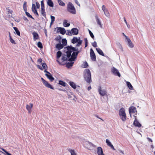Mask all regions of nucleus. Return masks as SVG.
Segmentation results:
<instances>
[{
	"instance_id": "f257e3e1",
	"label": "nucleus",
	"mask_w": 155,
	"mask_h": 155,
	"mask_svg": "<svg viewBox=\"0 0 155 155\" xmlns=\"http://www.w3.org/2000/svg\"><path fill=\"white\" fill-rule=\"evenodd\" d=\"M84 79L86 82L90 83L92 82L91 74L90 71L89 69H86L83 72Z\"/></svg>"
},
{
	"instance_id": "f03ea898",
	"label": "nucleus",
	"mask_w": 155,
	"mask_h": 155,
	"mask_svg": "<svg viewBox=\"0 0 155 155\" xmlns=\"http://www.w3.org/2000/svg\"><path fill=\"white\" fill-rule=\"evenodd\" d=\"M66 49V56L68 58L70 57L71 55V53L73 51H78V49L75 47H72L71 45L68 46L64 48Z\"/></svg>"
},
{
	"instance_id": "7ed1b4c3",
	"label": "nucleus",
	"mask_w": 155,
	"mask_h": 155,
	"mask_svg": "<svg viewBox=\"0 0 155 155\" xmlns=\"http://www.w3.org/2000/svg\"><path fill=\"white\" fill-rule=\"evenodd\" d=\"M67 10L68 12H69L73 14H76L75 8L71 2H69L67 6Z\"/></svg>"
},
{
	"instance_id": "20e7f679",
	"label": "nucleus",
	"mask_w": 155,
	"mask_h": 155,
	"mask_svg": "<svg viewBox=\"0 0 155 155\" xmlns=\"http://www.w3.org/2000/svg\"><path fill=\"white\" fill-rule=\"evenodd\" d=\"M111 72L114 75L120 77V74L118 70L115 67H113L111 68Z\"/></svg>"
},
{
	"instance_id": "39448f33",
	"label": "nucleus",
	"mask_w": 155,
	"mask_h": 155,
	"mask_svg": "<svg viewBox=\"0 0 155 155\" xmlns=\"http://www.w3.org/2000/svg\"><path fill=\"white\" fill-rule=\"evenodd\" d=\"M78 55V54L76 52L73 51V53L71 56V57L68 59V61L71 62L74 61L77 58Z\"/></svg>"
},
{
	"instance_id": "423d86ee",
	"label": "nucleus",
	"mask_w": 155,
	"mask_h": 155,
	"mask_svg": "<svg viewBox=\"0 0 155 155\" xmlns=\"http://www.w3.org/2000/svg\"><path fill=\"white\" fill-rule=\"evenodd\" d=\"M41 79L42 80L43 84L46 87L50 88L51 89H54V87H53L51 85L49 84L47 81L44 79L43 78H41Z\"/></svg>"
},
{
	"instance_id": "0eeeda50",
	"label": "nucleus",
	"mask_w": 155,
	"mask_h": 155,
	"mask_svg": "<svg viewBox=\"0 0 155 155\" xmlns=\"http://www.w3.org/2000/svg\"><path fill=\"white\" fill-rule=\"evenodd\" d=\"M90 55L92 60L93 61H96V55L92 48H91L90 49Z\"/></svg>"
},
{
	"instance_id": "6e6552de",
	"label": "nucleus",
	"mask_w": 155,
	"mask_h": 155,
	"mask_svg": "<svg viewBox=\"0 0 155 155\" xmlns=\"http://www.w3.org/2000/svg\"><path fill=\"white\" fill-rule=\"evenodd\" d=\"M98 91L99 94L102 96L105 95L107 93L106 90L104 89H102L101 87L100 86L98 88Z\"/></svg>"
},
{
	"instance_id": "1a4fd4ad",
	"label": "nucleus",
	"mask_w": 155,
	"mask_h": 155,
	"mask_svg": "<svg viewBox=\"0 0 155 155\" xmlns=\"http://www.w3.org/2000/svg\"><path fill=\"white\" fill-rule=\"evenodd\" d=\"M57 29V33L60 32L61 34L64 35L66 32V30L65 28L62 27H57L56 28Z\"/></svg>"
},
{
	"instance_id": "9d476101",
	"label": "nucleus",
	"mask_w": 155,
	"mask_h": 155,
	"mask_svg": "<svg viewBox=\"0 0 155 155\" xmlns=\"http://www.w3.org/2000/svg\"><path fill=\"white\" fill-rule=\"evenodd\" d=\"M97 152L98 155H105L103 153V150L102 148L100 147H97Z\"/></svg>"
},
{
	"instance_id": "9b49d317",
	"label": "nucleus",
	"mask_w": 155,
	"mask_h": 155,
	"mask_svg": "<svg viewBox=\"0 0 155 155\" xmlns=\"http://www.w3.org/2000/svg\"><path fill=\"white\" fill-rule=\"evenodd\" d=\"M129 111L131 117V115L130 114L131 113H134L136 111H137L136 107L134 106L130 107L129 109Z\"/></svg>"
},
{
	"instance_id": "f8f14e48",
	"label": "nucleus",
	"mask_w": 155,
	"mask_h": 155,
	"mask_svg": "<svg viewBox=\"0 0 155 155\" xmlns=\"http://www.w3.org/2000/svg\"><path fill=\"white\" fill-rule=\"evenodd\" d=\"M135 127H140L141 126V124L139 122L137 118H135L133 123Z\"/></svg>"
},
{
	"instance_id": "ddd939ff",
	"label": "nucleus",
	"mask_w": 155,
	"mask_h": 155,
	"mask_svg": "<svg viewBox=\"0 0 155 155\" xmlns=\"http://www.w3.org/2000/svg\"><path fill=\"white\" fill-rule=\"evenodd\" d=\"M33 105L32 104L30 103L29 104H27L26 108L28 110V113H30L31 112V109L33 107Z\"/></svg>"
},
{
	"instance_id": "4468645a",
	"label": "nucleus",
	"mask_w": 155,
	"mask_h": 155,
	"mask_svg": "<svg viewBox=\"0 0 155 155\" xmlns=\"http://www.w3.org/2000/svg\"><path fill=\"white\" fill-rule=\"evenodd\" d=\"M71 30L73 35H76L78 34V30L76 28H73Z\"/></svg>"
},
{
	"instance_id": "2eb2a0df",
	"label": "nucleus",
	"mask_w": 155,
	"mask_h": 155,
	"mask_svg": "<svg viewBox=\"0 0 155 155\" xmlns=\"http://www.w3.org/2000/svg\"><path fill=\"white\" fill-rule=\"evenodd\" d=\"M32 34L33 36V40L34 41H35L36 40L38 39L39 35L36 32L34 31L32 33Z\"/></svg>"
},
{
	"instance_id": "dca6fc26",
	"label": "nucleus",
	"mask_w": 155,
	"mask_h": 155,
	"mask_svg": "<svg viewBox=\"0 0 155 155\" xmlns=\"http://www.w3.org/2000/svg\"><path fill=\"white\" fill-rule=\"evenodd\" d=\"M127 42V44L128 46L131 48H133L134 46V45L133 44L132 42L131 41L129 38H127L126 39Z\"/></svg>"
},
{
	"instance_id": "f3484780",
	"label": "nucleus",
	"mask_w": 155,
	"mask_h": 155,
	"mask_svg": "<svg viewBox=\"0 0 155 155\" xmlns=\"http://www.w3.org/2000/svg\"><path fill=\"white\" fill-rule=\"evenodd\" d=\"M63 45L60 42L57 44L56 45V48L58 50H60L63 48Z\"/></svg>"
},
{
	"instance_id": "a211bd4d",
	"label": "nucleus",
	"mask_w": 155,
	"mask_h": 155,
	"mask_svg": "<svg viewBox=\"0 0 155 155\" xmlns=\"http://www.w3.org/2000/svg\"><path fill=\"white\" fill-rule=\"evenodd\" d=\"M45 75L51 81H52L54 79V78L53 77L51 74L49 73V74H46Z\"/></svg>"
},
{
	"instance_id": "6ab92c4d",
	"label": "nucleus",
	"mask_w": 155,
	"mask_h": 155,
	"mask_svg": "<svg viewBox=\"0 0 155 155\" xmlns=\"http://www.w3.org/2000/svg\"><path fill=\"white\" fill-rule=\"evenodd\" d=\"M119 116L125 114L124 109L123 107H121L119 110Z\"/></svg>"
},
{
	"instance_id": "aec40b11",
	"label": "nucleus",
	"mask_w": 155,
	"mask_h": 155,
	"mask_svg": "<svg viewBox=\"0 0 155 155\" xmlns=\"http://www.w3.org/2000/svg\"><path fill=\"white\" fill-rule=\"evenodd\" d=\"M96 50L97 52L99 54H100L101 55L103 56H104V54L103 51L100 48H96Z\"/></svg>"
},
{
	"instance_id": "412c9836",
	"label": "nucleus",
	"mask_w": 155,
	"mask_h": 155,
	"mask_svg": "<svg viewBox=\"0 0 155 155\" xmlns=\"http://www.w3.org/2000/svg\"><path fill=\"white\" fill-rule=\"evenodd\" d=\"M95 18L97 24L100 25L101 28H102V25L101 24V22L100 21V19L98 18V17L97 15L95 16Z\"/></svg>"
},
{
	"instance_id": "4be33fe9",
	"label": "nucleus",
	"mask_w": 155,
	"mask_h": 155,
	"mask_svg": "<svg viewBox=\"0 0 155 155\" xmlns=\"http://www.w3.org/2000/svg\"><path fill=\"white\" fill-rule=\"evenodd\" d=\"M70 85L74 89L76 88V85L73 82L70 81L69 83Z\"/></svg>"
},
{
	"instance_id": "5701e85b",
	"label": "nucleus",
	"mask_w": 155,
	"mask_h": 155,
	"mask_svg": "<svg viewBox=\"0 0 155 155\" xmlns=\"http://www.w3.org/2000/svg\"><path fill=\"white\" fill-rule=\"evenodd\" d=\"M48 5L51 7H53L54 4L52 0H48L47 2Z\"/></svg>"
},
{
	"instance_id": "b1692460",
	"label": "nucleus",
	"mask_w": 155,
	"mask_h": 155,
	"mask_svg": "<svg viewBox=\"0 0 155 155\" xmlns=\"http://www.w3.org/2000/svg\"><path fill=\"white\" fill-rule=\"evenodd\" d=\"M63 25L64 27H67L70 25V24L69 23H67V20H64L63 22Z\"/></svg>"
},
{
	"instance_id": "393cba45",
	"label": "nucleus",
	"mask_w": 155,
	"mask_h": 155,
	"mask_svg": "<svg viewBox=\"0 0 155 155\" xmlns=\"http://www.w3.org/2000/svg\"><path fill=\"white\" fill-rule=\"evenodd\" d=\"M120 119L122 120L123 121H124L126 120L127 117L126 115V114H124L123 115H122L120 116Z\"/></svg>"
},
{
	"instance_id": "a878e982",
	"label": "nucleus",
	"mask_w": 155,
	"mask_h": 155,
	"mask_svg": "<svg viewBox=\"0 0 155 155\" xmlns=\"http://www.w3.org/2000/svg\"><path fill=\"white\" fill-rule=\"evenodd\" d=\"M120 119L122 120L123 121H124L126 120L127 117L126 115V114H124L123 115H122L120 116Z\"/></svg>"
},
{
	"instance_id": "bb28decb",
	"label": "nucleus",
	"mask_w": 155,
	"mask_h": 155,
	"mask_svg": "<svg viewBox=\"0 0 155 155\" xmlns=\"http://www.w3.org/2000/svg\"><path fill=\"white\" fill-rule=\"evenodd\" d=\"M78 41V38L76 37H74L71 40V42L74 44Z\"/></svg>"
},
{
	"instance_id": "cd10ccee",
	"label": "nucleus",
	"mask_w": 155,
	"mask_h": 155,
	"mask_svg": "<svg viewBox=\"0 0 155 155\" xmlns=\"http://www.w3.org/2000/svg\"><path fill=\"white\" fill-rule=\"evenodd\" d=\"M13 29L15 31L17 35L18 36H20V31L18 30V28L16 27H14Z\"/></svg>"
},
{
	"instance_id": "c85d7f7f",
	"label": "nucleus",
	"mask_w": 155,
	"mask_h": 155,
	"mask_svg": "<svg viewBox=\"0 0 155 155\" xmlns=\"http://www.w3.org/2000/svg\"><path fill=\"white\" fill-rule=\"evenodd\" d=\"M74 63V62H68L66 63V67L68 68H70L71 67Z\"/></svg>"
},
{
	"instance_id": "c756f323",
	"label": "nucleus",
	"mask_w": 155,
	"mask_h": 155,
	"mask_svg": "<svg viewBox=\"0 0 155 155\" xmlns=\"http://www.w3.org/2000/svg\"><path fill=\"white\" fill-rule=\"evenodd\" d=\"M126 84L127 86L130 89L132 90L133 89V87L129 82L127 81Z\"/></svg>"
},
{
	"instance_id": "7c9ffc66",
	"label": "nucleus",
	"mask_w": 155,
	"mask_h": 155,
	"mask_svg": "<svg viewBox=\"0 0 155 155\" xmlns=\"http://www.w3.org/2000/svg\"><path fill=\"white\" fill-rule=\"evenodd\" d=\"M58 2L60 5L64 6L65 5V3L61 0H58Z\"/></svg>"
},
{
	"instance_id": "2f4dec72",
	"label": "nucleus",
	"mask_w": 155,
	"mask_h": 155,
	"mask_svg": "<svg viewBox=\"0 0 155 155\" xmlns=\"http://www.w3.org/2000/svg\"><path fill=\"white\" fill-rule=\"evenodd\" d=\"M41 14L43 16L46 17V14L45 8H41Z\"/></svg>"
},
{
	"instance_id": "473e14b6",
	"label": "nucleus",
	"mask_w": 155,
	"mask_h": 155,
	"mask_svg": "<svg viewBox=\"0 0 155 155\" xmlns=\"http://www.w3.org/2000/svg\"><path fill=\"white\" fill-rule=\"evenodd\" d=\"M59 84L65 87L66 85V83L64 81L61 80H59Z\"/></svg>"
},
{
	"instance_id": "72a5a7b5",
	"label": "nucleus",
	"mask_w": 155,
	"mask_h": 155,
	"mask_svg": "<svg viewBox=\"0 0 155 155\" xmlns=\"http://www.w3.org/2000/svg\"><path fill=\"white\" fill-rule=\"evenodd\" d=\"M61 42L63 46H66L67 45V40L66 38H63Z\"/></svg>"
},
{
	"instance_id": "f704fd0d",
	"label": "nucleus",
	"mask_w": 155,
	"mask_h": 155,
	"mask_svg": "<svg viewBox=\"0 0 155 155\" xmlns=\"http://www.w3.org/2000/svg\"><path fill=\"white\" fill-rule=\"evenodd\" d=\"M104 12V15H105L106 16L108 17H110V15L107 9L106 10H105Z\"/></svg>"
},
{
	"instance_id": "c9c22d12",
	"label": "nucleus",
	"mask_w": 155,
	"mask_h": 155,
	"mask_svg": "<svg viewBox=\"0 0 155 155\" xmlns=\"http://www.w3.org/2000/svg\"><path fill=\"white\" fill-rule=\"evenodd\" d=\"M104 12V15H105L106 16L108 17H110V15L107 9L106 10H105Z\"/></svg>"
},
{
	"instance_id": "e433bc0d",
	"label": "nucleus",
	"mask_w": 155,
	"mask_h": 155,
	"mask_svg": "<svg viewBox=\"0 0 155 155\" xmlns=\"http://www.w3.org/2000/svg\"><path fill=\"white\" fill-rule=\"evenodd\" d=\"M104 12V15H105L106 16L108 17H110V15L107 9L106 10H105Z\"/></svg>"
},
{
	"instance_id": "4c0bfd02",
	"label": "nucleus",
	"mask_w": 155,
	"mask_h": 155,
	"mask_svg": "<svg viewBox=\"0 0 155 155\" xmlns=\"http://www.w3.org/2000/svg\"><path fill=\"white\" fill-rule=\"evenodd\" d=\"M23 8L25 12L27 11V2H24L23 5Z\"/></svg>"
},
{
	"instance_id": "58836bf2",
	"label": "nucleus",
	"mask_w": 155,
	"mask_h": 155,
	"mask_svg": "<svg viewBox=\"0 0 155 155\" xmlns=\"http://www.w3.org/2000/svg\"><path fill=\"white\" fill-rule=\"evenodd\" d=\"M70 58V57L69 58V59ZM68 58L67 56V57H66L65 55H62V56L61 59H62V60L63 61V62L65 61H68Z\"/></svg>"
},
{
	"instance_id": "ea45409f",
	"label": "nucleus",
	"mask_w": 155,
	"mask_h": 155,
	"mask_svg": "<svg viewBox=\"0 0 155 155\" xmlns=\"http://www.w3.org/2000/svg\"><path fill=\"white\" fill-rule=\"evenodd\" d=\"M42 66L43 67V68L45 70H47L48 67L45 63H41Z\"/></svg>"
},
{
	"instance_id": "a19ab883",
	"label": "nucleus",
	"mask_w": 155,
	"mask_h": 155,
	"mask_svg": "<svg viewBox=\"0 0 155 155\" xmlns=\"http://www.w3.org/2000/svg\"><path fill=\"white\" fill-rule=\"evenodd\" d=\"M9 33V40H10V41L12 44H16V43H15V41L11 37L10 35V33Z\"/></svg>"
},
{
	"instance_id": "79ce46f5",
	"label": "nucleus",
	"mask_w": 155,
	"mask_h": 155,
	"mask_svg": "<svg viewBox=\"0 0 155 155\" xmlns=\"http://www.w3.org/2000/svg\"><path fill=\"white\" fill-rule=\"evenodd\" d=\"M62 55V53L60 51H58L57 53V58H58L61 57Z\"/></svg>"
},
{
	"instance_id": "37998d69",
	"label": "nucleus",
	"mask_w": 155,
	"mask_h": 155,
	"mask_svg": "<svg viewBox=\"0 0 155 155\" xmlns=\"http://www.w3.org/2000/svg\"><path fill=\"white\" fill-rule=\"evenodd\" d=\"M25 14L28 17H29L34 20V18L31 15H30V14L28 12H27V11H26L25 12Z\"/></svg>"
},
{
	"instance_id": "c03bdc74",
	"label": "nucleus",
	"mask_w": 155,
	"mask_h": 155,
	"mask_svg": "<svg viewBox=\"0 0 155 155\" xmlns=\"http://www.w3.org/2000/svg\"><path fill=\"white\" fill-rule=\"evenodd\" d=\"M106 142L107 145L109 147H110L112 145L109 140L107 139H106Z\"/></svg>"
},
{
	"instance_id": "a18cd8bd",
	"label": "nucleus",
	"mask_w": 155,
	"mask_h": 155,
	"mask_svg": "<svg viewBox=\"0 0 155 155\" xmlns=\"http://www.w3.org/2000/svg\"><path fill=\"white\" fill-rule=\"evenodd\" d=\"M69 151L70 152L71 155H77L76 153L75 152L74 150H69Z\"/></svg>"
},
{
	"instance_id": "49530a36",
	"label": "nucleus",
	"mask_w": 155,
	"mask_h": 155,
	"mask_svg": "<svg viewBox=\"0 0 155 155\" xmlns=\"http://www.w3.org/2000/svg\"><path fill=\"white\" fill-rule=\"evenodd\" d=\"M37 45L38 47L40 48H43L42 44L41 42H38Z\"/></svg>"
},
{
	"instance_id": "de8ad7c7",
	"label": "nucleus",
	"mask_w": 155,
	"mask_h": 155,
	"mask_svg": "<svg viewBox=\"0 0 155 155\" xmlns=\"http://www.w3.org/2000/svg\"><path fill=\"white\" fill-rule=\"evenodd\" d=\"M77 43L76 44V47H79L80 45H81L82 43V41H77Z\"/></svg>"
},
{
	"instance_id": "09e8293b",
	"label": "nucleus",
	"mask_w": 155,
	"mask_h": 155,
	"mask_svg": "<svg viewBox=\"0 0 155 155\" xmlns=\"http://www.w3.org/2000/svg\"><path fill=\"white\" fill-rule=\"evenodd\" d=\"M67 32L66 34L67 35H68L69 36H71L72 35L71 30L70 31V30H67Z\"/></svg>"
},
{
	"instance_id": "8fccbe9b",
	"label": "nucleus",
	"mask_w": 155,
	"mask_h": 155,
	"mask_svg": "<svg viewBox=\"0 0 155 155\" xmlns=\"http://www.w3.org/2000/svg\"><path fill=\"white\" fill-rule=\"evenodd\" d=\"M89 30V34H90L91 37L93 39H94V35L93 33L90 30Z\"/></svg>"
},
{
	"instance_id": "3c124183",
	"label": "nucleus",
	"mask_w": 155,
	"mask_h": 155,
	"mask_svg": "<svg viewBox=\"0 0 155 155\" xmlns=\"http://www.w3.org/2000/svg\"><path fill=\"white\" fill-rule=\"evenodd\" d=\"M37 9L36 8V7L35 5L34 4H32L31 10L32 11H33V10H34Z\"/></svg>"
},
{
	"instance_id": "603ef678",
	"label": "nucleus",
	"mask_w": 155,
	"mask_h": 155,
	"mask_svg": "<svg viewBox=\"0 0 155 155\" xmlns=\"http://www.w3.org/2000/svg\"><path fill=\"white\" fill-rule=\"evenodd\" d=\"M61 36L58 35L55 39V40H56L57 41H59V42H60V40H61Z\"/></svg>"
},
{
	"instance_id": "864d4df0",
	"label": "nucleus",
	"mask_w": 155,
	"mask_h": 155,
	"mask_svg": "<svg viewBox=\"0 0 155 155\" xmlns=\"http://www.w3.org/2000/svg\"><path fill=\"white\" fill-rule=\"evenodd\" d=\"M88 66V64L85 61L84 63V68H87Z\"/></svg>"
},
{
	"instance_id": "5fc2aeb1",
	"label": "nucleus",
	"mask_w": 155,
	"mask_h": 155,
	"mask_svg": "<svg viewBox=\"0 0 155 155\" xmlns=\"http://www.w3.org/2000/svg\"><path fill=\"white\" fill-rule=\"evenodd\" d=\"M41 8H45V6L43 0H42L41 2Z\"/></svg>"
},
{
	"instance_id": "6e6d98bb",
	"label": "nucleus",
	"mask_w": 155,
	"mask_h": 155,
	"mask_svg": "<svg viewBox=\"0 0 155 155\" xmlns=\"http://www.w3.org/2000/svg\"><path fill=\"white\" fill-rule=\"evenodd\" d=\"M92 45L94 47H96L97 46V45L96 41H94V42L92 43Z\"/></svg>"
},
{
	"instance_id": "4d7b16f0",
	"label": "nucleus",
	"mask_w": 155,
	"mask_h": 155,
	"mask_svg": "<svg viewBox=\"0 0 155 155\" xmlns=\"http://www.w3.org/2000/svg\"><path fill=\"white\" fill-rule=\"evenodd\" d=\"M37 16H38L39 15L38 14L37 12V9L34 10H33V11H32Z\"/></svg>"
},
{
	"instance_id": "13d9d810",
	"label": "nucleus",
	"mask_w": 155,
	"mask_h": 155,
	"mask_svg": "<svg viewBox=\"0 0 155 155\" xmlns=\"http://www.w3.org/2000/svg\"><path fill=\"white\" fill-rule=\"evenodd\" d=\"M51 21L52 22H54L55 21V17L51 15Z\"/></svg>"
},
{
	"instance_id": "bf43d9fd",
	"label": "nucleus",
	"mask_w": 155,
	"mask_h": 155,
	"mask_svg": "<svg viewBox=\"0 0 155 155\" xmlns=\"http://www.w3.org/2000/svg\"><path fill=\"white\" fill-rule=\"evenodd\" d=\"M102 8L103 12H104L105 10H106L107 9L104 5H102Z\"/></svg>"
},
{
	"instance_id": "052dcab7",
	"label": "nucleus",
	"mask_w": 155,
	"mask_h": 155,
	"mask_svg": "<svg viewBox=\"0 0 155 155\" xmlns=\"http://www.w3.org/2000/svg\"><path fill=\"white\" fill-rule=\"evenodd\" d=\"M87 143L89 144V145L90 146H91L92 147H95V146L93 144H92L91 142H88Z\"/></svg>"
},
{
	"instance_id": "680f3d73",
	"label": "nucleus",
	"mask_w": 155,
	"mask_h": 155,
	"mask_svg": "<svg viewBox=\"0 0 155 155\" xmlns=\"http://www.w3.org/2000/svg\"><path fill=\"white\" fill-rule=\"evenodd\" d=\"M74 1H75V3L76 4H77L79 6H80V4L79 3L78 0H74Z\"/></svg>"
},
{
	"instance_id": "e2e57ef3",
	"label": "nucleus",
	"mask_w": 155,
	"mask_h": 155,
	"mask_svg": "<svg viewBox=\"0 0 155 155\" xmlns=\"http://www.w3.org/2000/svg\"><path fill=\"white\" fill-rule=\"evenodd\" d=\"M23 19L25 21H26V22H28V19L27 18L25 17V16H23Z\"/></svg>"
},
{
	"instance_id": "0e129e2a",
	"label": "nucleus",
	"mask_w": 155,
	"mask_h": 155,
	"mask_svg": "<svg viewBox=\"0 0 155 155\" xmlns=\"http://www.w3.org/2000/svg\"><path fill=\"white\" fill-rule=\"evenodd\" d=\"M36 5L37 8H38L40 7L39 4L38 2H36Z\"/></svg>"
},
{
	"instance_id": "69168bd1",
	"label": "nucleus",
	"mask_w": 155,
	"mask_h": 155,
	"mask_svg": "<svg viewBox=\"0 0 155 155\" xmlns=\"http://www.w3.org/2000/svg\"><path fill=\"white\" fill-rule=\"evenodd\" d=\"M37 67L39 69L41 70H43V68L41 66L38 65H37Z\"/></svg>"
},
{
	"instance_id": "338daca9",
	"label": "nucleus",
	"mask_w": 155,
	"mask_h": 155,
	"mask_svg": "<svg viewBox=\"0 0 155 155\" xmlns=\"http://www.w3.org/2000/svg\"><path fill=\"white\" fill-rule=\"evenodd\" d=\"M57 62H58L59 64H61V65H64V63H63V61H62L61 63H60L59 61L58 60H57Z\"/></svg>"
},
{
	"instance_id": "774afa93",
	"label": "nucleus",
	"mask_w": 155,
	"mask_h": 155,
	"mask_svg": "<svg viewBox=\"0 0 155 155\" xmlns=\"http://www.w3.org/2000/svg\"><path fill=\"white\" fill-rule=\"evenodd\" d=\"M85 43H88V41L87 38L84 39Z\"/></svg>"
}]
</instances>
